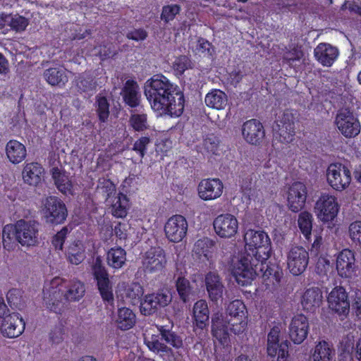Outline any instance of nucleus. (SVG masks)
Returning a JSON list of instances; mask_svg holds the SVG:
<instances>
[{
	"label": "nucleus",
	"mask_w": 361,
	"mask_h": 361,
	"mask_svg": "<svg viewBox=\"0 0 361 361\" xmlns=\"http://www.w3.org/2000/svg\"><path fill=\"white\" fill-rule=\"evenodd\" d=\"M245 252L240 259H232L230 270L238 285L251 284L255 278L262 277L279 283L283 271L278 266H269L267 263L271 253V243L264 231L248 229L245 235Z\"/></svg>",
	"instance_id": "f257e3e1"
},
{
	"label": "nucleus",
	"mask_w": 361,
	"mask_h": 361,
	"mask_svg": "<svg viewBox=\"0 0 361 361\" xmlns=\"http://www.w3.org/2000/svg\"><path fill=\"white\" fill-rule=\"evenodd\" d=\"M144 93L152 110L160 115L179 117L185 99L179 86L162 74L154 75L145 83Z\"/></svg>",
	"instance_id": "f03ea898"
},
{
	"label": "nucleus",
	"mask_w": 361,
	"mask_h": 361,
	"mask_svg": "<svg viewBox=\"0 0 361 361\" xmlns=\"http://www.w3.org/2000/svg\"><path fill=\"white\" fill-rule=\"evenodd\" d=\"M39 224L35 221L20 219L14 224H6L2 231L4 247L8 250L13 248L15 239L23 247L35 246L38 244Z\"/></svg>",
	"instance_id": "7ed1b4c3"
},
{
	"label": "nucleus",
	"mask_w": 361,
	"mask_h": 361,
	"mask_svg": "<svg viewBox=\"0 0 361 361\" xmlns=\"http://www.w3.org/2000/svg\"><path fill=\"white\" fill-rule=\"evenodd\" d=\"M91 274L104 303L114 307V284L107 269L99 257L91 267Z\"/></svg>",
	"instance_id": "20e7f679"
},
{
	"label": "nucleus",
	"mask_w": 361,
	"mask_h": 361,
	"mask_svg": "<svg viewBox=\"0 0 361 361\" xmlns=\"http://www.w3.org/2000/svg\"><path fill=\"white\" fill-rule=\"evenodd\" d=\"M66 285L63 279L54 278L49 287L43 290L44 300L47 307L51 312L61 314L67 302L65 296Z\"/></svg>",
	"instance_id": "39448f33"
},
{
	"label": "nucleus",
	"mask_w": 361,
	"mask_h": 361,
	"mask_svg": "<svg viewBox=\"0 0 361 361\" xmlns=\"http://www.w3.org/2000/svg\"><path fill=\"white\" fill-rule=\"evenodd\" d=\"M228 322L230 323L231 332L238 335L246 329L247 325V311L241 300L231 301L226 308Z\"/></svg>",
	"instance_id": "423d86ee"
},
{
	"label": "nucleus",
	"mask_w": 361,
	"mask_h": 361,
	"mask_svg": "<svg viewBox=\"0 0 361 361\" xmlns=\"http://www.w3.org/2000/svg\"><path fill=\"white\" fill-rule=\"evenodd\" d=\"M42 213L45 221L51 225L63 224L68 216L65 203L56 196H49L45 199Z\"/></svg>",
	"instance_id": "0eeeda50"
},
{
	"label": "nucleus",
	"mask_w": 361,
	"mask_h": 361,
	"mask_svg": "<svg viewBox=\"0 0 361 361\" xmlns=\"http://www.w3.org/2000/svg\"><path fill=\"white\" fill-rule=\"evenodd\" d=\"M166 252L161 247H152L142 257V267L145 274H152L162 272L166 265Z\"/></svg>",
	"instance_id": "6e6552de"
},
{
	"label": "nucleus",
	"mask_w": 361,
	"mask_h": 361,
	"mask_svg": "<svg viewBox=\"0 0 361 361\" xmlns=\"http://www.w3.org/2000/svg\"><path fill=\"white\" fill-rule=\"evenodd\" d=\"M274 136L282 143H290L294 140L295 116L291 110L286 109L273 126Z\"/></svg>",
	"instance_id": "1a4fd4ad"
},
{
	"label": "nucleus",
	"mask_w": 361,
	"mask_h": 361,
	"mask_svg": "<svg viewBox=\"0 0 361 361\" xmlns=\"http://www.w3.org/2000/svg\"><path fill=\"white\" fill-rule=\"evenodd\" d=\"M351 171L345 165L341 163L331 164L326 170V180L329 185L335 190L343 191L351 182Z\"/></svg>",
	"instance_id": "9d476101"
},
{
	"label": "nucleus",
	"mask_w": 361,
	"mask_h": 361,
	"mask_svg": "<svg viewBox=\"0 0 361 361\" xmlns=\"http://www.w3.org/2000/svg\"><path fill=\"white\" fill-rule=\"evenodd\" d=\"M329 309L338 314L341 321L347 318L350 313L348 293L343 286H336L327 297Z\"/></svg>",
	"instance_id": "9b49d317"
},
{
	"label": "nucleus",
	"mask_w": 361,
	"mask_h": 361,
	"mask_svg": "<svg viewBox=\"0 0 361 361\" xmlns=\"http://www.w3.org/2000/svg\"><path fill=\"white\" fill-rule=\"evenodd\" d=\"M339 204L337 198L328 193H322L315 202L314 212L322 221H332L337 216Z\"/></svg>",
	"instance_id": "f8f14e48"
},
{
	"label": "nucleus",
	"mask_w": 361,
	"mask_h": 361,
	"mask_svg": "<svg viewBox=\"0 0 361 361\" xmlns=\"http://www.w3.org/2000/svg\"><path fill=\"white\" fill-rule=\"evenodd\" d=\"M335 123L341 133L345 137H355L360 132L358 119L348 109H341L338 112Z\"/></svg>",
	"instance_id": "ddd939ff"
},
{
	"label": "nucleus",
	"mask_w": 361,
	"mask_h": 361,
	"mask_svg": "<svg viewBox=\"0 0 361 361\" xmlns=\"http://www.w3.org/2000/svg\"><path fill=\"white\" fill-rule=\"evenodd\" d=\"M171 301V296L164 290H161L145 295L140 301V310L143 315H152L161 307L168 305Z\"/></svg>",
	"instance_id": "4468645a"
},
{
	"label": "nucleus",
	"mask_w": 361,
	"mask_h": 361,
	"mask_svg": "<svg viewBox=\"0 0 361 361\" xmlns=\"http://www.w3.org/2000/svg\"><path fill=\"white\" fill-rule=\"evenodd\" d=\"M188 228V221L180 214H174L169 217L164 227L166 238L173 243L181 242L187 235Z\"/></svg>",
	"instance_id": "2eb2a0df"
},
{
	"label": "nucleus",
	"mask_w": 361,
	"mask_h": 361,
	"mask_svg": "<svg viewBox=\"0 0 361 361\" xmlns=\"http://www.w3.org/2000/svg\"><path fill=\"white\" fill-rule=\"evenodd\" d=\"M309 252L302 246L291 247L287 255V266L294 276L302 274L309 263Z\"/></svg>",
	"instance_id": "dca6fc26"
},
{
	"label": "nucleus",
	"mask_w": 361,
	"mask_h": 361,
	"mask_svg": "<svg viewBox=\"0 0 361 361\" xmlns=\"http://www.w3.org/2000/svg\"><path fill=\"white\" fill-rule=\"evenodd\" d=\"M280 330L278 327L271 329L267 335V354L270 357L278 355L277 361H288V341L279 343Z\"/></svg>",
	"instance_id": "f3484780"
},
{
	"label": "nucleus",
	"mask_w": 361,
	"mask_h": 361,
	"mask_svg": "<svg viewBox=\"0 0 361 361\" xmlns=\"http://www.w3.org/2000/svg\"><path fill=\"white\" fill-rule=\"evenodd\" d=\"M307 197V188L305 183L295 181L288 190L287 202L288 209L295 213L301 211L305 205Z\"/></svg>",
	"instance_id": "a211bd4d"
},
{
	"label": "nucleus",
	"mask_w": 361,
	"mask_h": 361,
	"mask_svg": "<svg viewBox=\"0 0 361 361\" xmlns=\"http://www.w3.org/2000/svg\"><path fill=\"white\" fill-rule=\"evenodd\" d=\"M241 132L245 142L252 145H259L265 137L264 127L261 121L256 118L244 122Z\"/></svg>",
	"instance_id": "6ab92c4d"
},
{
	"label": "nucleus",
	"mask_w": 361,
	"mask_h": 361,
	"mask_svg": "<svg viewBox=\"0 0 361 361\" xmlns=\"http://www.w3.org/2000/svg\"><path fill=\"white\" fill-rule=\"evenodd\" d=\"M224 184L219 178L202 179L197 185V193L204 201H210L220 197L223 193Z\"/></svg>",
	"instance_id": "aec40b11"
},
{
	"label": "nucleus",
	"mask_w": 361,
	"mask_h": 361,
	"mask_svg": "<svg viewBox=\"0 0 361 361\" xmlns=\"http://www.w3.org/2000/svg\"><path fill=\"white\" fill-rule=\"evenodd\" d=\"M336 267L338 274L342 278L350 279L355 275L357 266L354 252L349 249L341 251L336 258Z\"/></svg>",
	"instance_id": "412c9836"
},
{
	"label": "nucleus",
	"mask_w": 361,
	"mask_h": 361,
	"mask_svg": "<svg viewBox=\"0 0 361 361\" xmlns=\"http://www.w3.org/2000/svg\"><path fill=\"white\" fill-rule=\"evenodd\" d=\"M213 226L216 233L221 238H231L238 229V221L231 214H223L215 218Z\"/></svg>",
	"instance_id": "4be33fe9"
},
{
	"label": "nucleus",
	"mask_w": 361,
	"mask_h": 361,
	"mask_svg": "<svg viewBox=\"0 0 361 361\" xmlns=\"http://www.w3.org/2000/svg\"><path fill=\"white\" fill-rule=\"evenodd\" d=\"M25 328V322L19 313L13 312L4 317L1 332L4 337L13 338L20 336Z\"/></svg>",
	"instance_id": "5701e85b"
},
{
	"label": "nucleus",
	"mask_w": 361,
	"mask_h": 361,
	"mask_svg": "<svg viewBox=\"0 0 361 361\" xmlns=\"http://www.w3.org/2000/svg\"><path fill=\"white\" fill-rule=\"evenodd\" d=\"M309 322L304 314L294 316L289 326V337L295 344L302 343L307 338L309 332Z\"/></svg>",
	"instance_id": "b1692460"
},
{
	"label": "nucleus",
	"mask_w": 361,
	"mask_h": 361,
	"mask_svg": "<svg viewBox=\"0 0 361 361\" xmlns=\"http://www.w3.org/2000/svg\"><path fill=\"white\" fill-rule=\"evenodd\" d=\"M120 94L126 106L130 108H137L140 105L141 93L139 85L135 80H127L123 84Z\"/></svg>",
	"instance_id": "393cba45"
},
{
	"label": "nucleus",
	"mask_w": 361,
	"mask_h": 361,
	"mask_svg": "<svg viewBox=\"0 0 361 361\" xmlns=\"http://www.w3.org/2000/svg\"><path fill=\"white\" fill-rule=\"evenodd\" d=\"M322 291L319 287L307 288L301 296V305L307 312L314 313L322 303Z\"/></svg>",
	"instance_id": "a878e982"
},
{
	"label": "nucleus",
	"mask_w": 361,
	"mask_h": 361,
	"mask_svg": "<svg viewBox=\"0 0 361 361\" xmlns=\"http://www.w3.org/2000/svg\"><path fill=\"white\" fill-rule=\"evenodd\" d=\"M317 61L323 66L330 67L337 59L339 51L336 47L330 44L320 43L314 50Z\"/></svg>",
	"instance_id": "bb28decb"
},
{
	"label": "nucleus",
	"mask_w": 361,
	"mask_h": 361,
	"mask_svg": "<svg viewBox=\"0 0 361 361\" xmlns=\"http://www.w3.org/2000/svg\"><path fill=\"white\" fill-rule=\"evenodd\" d=\"M205 286L209 299L218 302L223 298L224 286L217 274L209 271L205 276Z\"/></svg>",
	"instance_id": "cd10ccee"
},
{
	"label": "nucleus",
	"mask_w": 361,
	"mask_h": 361,
	"mask_svg": "<svg viewBox=\"0 0 361 361\" xmlns=\"http://www.w3.org/2000/svg\"><path fill=\"white\" fill-rule=\"evenodd\" d=\"M231 325L222 314H215L212 317V333L221 343H225L229 338Z\"/></svg>",
	"instance_id": "c85d7f7f"
},
{
	"label": "nucleus",
	"mask_w": 361,
	"mask_h": 361,
	"mask_svg": "<svg viewBox=\"0 0 361 361\" xmlns=\"http://www.w3.org/2000/svg\"><path fill=\"white\" fill-rule=\"evenodd\" d=\"M44 174V169L38 162L27 163L22 171L24 182L30 185L37 186L41 183Z\"/></svg>",
	"instance_id": "c756f323"
},
{
	"label": "nucleus",
	"mask_w": 361,
	"mask_h": 361,
	"mask_svg": "<svg viewBox=\"0 0 361 361\" xmlns=\"http://www.w3.org/2000/svg\"><path fill=\"white\" fill-rule=\"evenodd\" d=\"M6 155L13 164L21 163L27 157L25 146L16 140H10L6 145Z\"/></svg>",
	"instance_id": "7c9ffc66"
},
{
	"label": "nucleus",
	"mask_w": 361,
	"mask_h": 361,
	"mask_svg": "<svg viewBox=\"0 0 361 361\" xmlns=\"http://www.w3.org/2000/svg\"><path fill=\"white\" fill-rule=\"evenodd\" d=\"M63 284L66 285L64 290L67 302L79 301L84 296L85 286L82 281L78 279H63Z\"/></svg>",
	"instance_id": "2f4dec72"
},
{
	"label": "nucleus",
	"mask_w": 361,
	"mask_h": 361,
	"mask_svg": "<svg viewBox=\"0 0 361 361\" xmlns=\"http://www.w3.org/2000/svg\"><path fill=\"white\" fill-rule=\"evenodd\" d=\"M43 76L51 86L63 87L68 81L66 70L63 66L49 68L44 71Z\"/></svg>",
	"instance_id": "473e14b6"
},
{
	"label": "nucleus",
	"mask_w": 361,
	"mask_h": 361,
	"mask_svg": "<svg viewBox=\"0 0 361 361\" xmlns=\"http://www.w3.org/2000/svg\"><path fill=\"white\" fill-rule=\"evenodd\" d=\"M209 311L204 300H197L193 307V317L197 327L203 329L209 324Z\"/></svg>",
	"instance_id": "72a5a7b5"
},
{
	"label": "nucleus",
	"mask_w": 361,
	"mask_h": 361,
	"mask_svg": "<svg viewBox=\"0 0 361 361\" xmlns=\"http://www.w3.org/2000/svg\"><path fill=\"white\" fill-rule=\"evenodd\" d=\"M205 104L216 110L224 109L228 103V96L222 90L214 89L209 92L204 98Z\"/></svg>",
	"instance_id": "f704fd0d"
},
{
	"label": "nucleus",
	"mask_w": 361,
	"mask_h": 361,
	"mask_svg": "<svg viewBox=\"0 0 361 361\" xmlns=\"http://www.w3.org/2000/svg\"><path fill=\"white\" fill-rule=\"evenodd\" d=\"M214 242L209 238L197 240L193 247V252L200 259L209 260L212 257Z\"/></svg>",
	"instance_id": "c9c22d12"
},
{
	"label": "nucleus",
	"mask_w": 361,
	"mask_h": 361,
	"mask_svg": "<svg viewBox=\"0 0 361 361\" xmlns=\"http://www.w3.org/2000/svg\"><path fill=\"white\" fill-rule=\"evenodd\" d=\"M1 19L4 25L9 26L16 32H23L29 25V20L18 13L2 14Z\"/></svg>",
	"instance_id": "e433bc0d"
},
{
	"label": "nucleus",
	"mask_w": 361,
	"mask_h": 361,
	"mask_svg": "<svg viewBox=\"0 0 361 361\" xmlns=\"http://www.w3.org/2000/svg\"><path fill=\"white\" fill-rule=\"evenodd\" d=\"M51 173L56 188L63 194L71 193L73 184L66 173L58 167L52 168Z\"/></svg>",
	"instance_id": "4c0bfd02"
},
{
	"label": "nucleus",
	"mask_w": 361,
	"mask_h": 361,
	"mask_svg": "<svg viewBox=\"0 0 361 361\" xmlns=\"http://www.w3.org/2000/svg\"><path fill=\"white\" fill-rule=\"evenodd\" d=\"M161 338L166 343L172 345L176 349H179L183 346V341L180 336H178L175 332L171 331L173 325H157L156 326Z\"/></svg>",
	"instance_id": "58836bf2"
},
{
	"label": "nucleus",
	"mask_w": 361,
	"mask_h": 361,
	"mask_svg": "<svg viewBox=\"0 0 361 361\" xmlns=\"http://www.w3.org/2000/svg\"><path fill=\"white\" fill-rule=\"evenodd\" d=\"M106 261L109 267L118 269L126 262V252L121 247H111L107 252Z\"/></svg>",
	"instance_id": "ea45409f"
},
{
	"label": "nucleus",
	"mask_w": 361,
	"mask_h": 361,
	"mask_svg": "<svg viewBox=\"0 0 361 361\" xmlns=\"http://www.w3.org/2000/svg\"><path fill=\"white\" fill-rule=\"evenodd\" d=\"M85 252L84 245L78 240L70 244L66 255L70 263L78 265L85 259Z\"/></svg>",
	"instance_id": "a19ab883"
},
{
	"label": "nucleus",
	"mask_w": 361,
	"mask_h": 361,
	"mask_svg": "<svg viewBox=\"0 0 361 361\" xmlns=\"http://www.w3.org/2000/svg\"><path fill=\"white\" fill-rule=\"evenodd\" d=\"M313 220L312 214L307 211L300 212L298 218V226L300 231L309 242L311 240Z\"/></svg>",
	"instance_id": "79ce46f5"
},
{
	"label": "nucleus",
	"mask_w": 361,
	"mask_h": 361,
	"mask_svg": "<svg viewBox=\"0 0 361 361\" xmlns=\"http://www.w3.org/2000/svg\"><path fill=\"white\" fill-rule=\"evenodd\" d=\"M116 322L120 329L128 330L135 324V314L128 307L119 308Z\"/></svg>",
	"instance_id": "37998d69"
},
{
	"label": "nucleus",
	"mask_w": 361,
	"mask_h": 361,
	"mask_svg": "<svg viewBox=\"0 0 361 361\" xmlns=\"http://www.w3.org/2000/svg\"><path fill=\"white\" fill-rule=\"evenodd\" d=\"M145 343L149 350L159 353L161 356L172 355V350L166 344L160 342L159 335L153 334L150 338H145Z\"/></svg>",
	"instance_id": "c03bdc74"
},
{
	"label": "nucleus",
	"mask_w": 361,
	"mask_h": 361,
	"mask_svg": "<svg viewBox=\"0 0 361 361\" xmlns=\"http://www.w3.org/2000/svg\"><path fill=\"white\" fill-rule=\"evenodd\" d=\"M129 200L121 192L118 194L116 202L111 205V214L117 218H124L128 214Z\"/></svg>",
	"instance_id": "a18cd8bd"
},
{
	"label": "nucleus",
	"mask_w": 361,
	"mask_h": 361,
	"mask_svg": "<svg viewBox=\"0 0 361 361\" xmlns=\"http://www.w3.org/2000/svg\"><path fill=\"white\" fill-rule=\"evenodd\" d=\"M313 361H331L332 349L326 341H319L312 354Z\"/></svg>",
	"instance_id": "49530a36"
},
{
	"label": "nucleus",
	"mask_w": 361,
	"mask_h": 361,
	"mask_svg": "<svg viewBox=\"0 0 361 361\" xmlns=\"http://www.w3.org/2000/svg\"><path fill=\"white\" fill-rule=\"evenodd\" d=\"M176 288L180 299L183 302H188L193 294L190 282L185 277L179 276L176 281Z\"/></svg>",
	"instance_id": "de8ad7c7"
},
{
	"label": "nucleus",
	"mask_w": 361,
	"mask_h": 361,
	"mask_svg": "<svg viewBox=\"0 0 361 361\" xmlns=\"http://www.w3.org/2000/svg\"><path fill=\"white\" fill-rule=\"evenodd\" d=\"M76 86L81 92H87L96 89L97 83L90 73H82L75 80Z\"/></svg>",
	"instance_id": "09e8293b"
},
{
	"label": "nucleus",
	"mask_w": 361,
	"mask_h": 361,
	"mask_svg": "<svg viewBox=\"0 0 361 361\" xmlns=\"http://www.w3.org/2000/svg\"><path fill=\"white\" fill-rule=\"evenodd\" d=\"M193 52L200 56L210 58L214 53V47L207 39L199 37L193 48Z\"/></svg>",
	"instance_id": "8fccbe9b"
},
{
	"label": "nucleus",
	"mask_w": 361,
	"mask_h": 361,
	"mask_svg": "<svg viewBox=\"0 0 361 361\" xmlns=\"http://www.w3.org/2000/svg\"><path fill=\"white\" fill-rule=\"evenodd\" d=\"M351 317L355 325L361 326V289H356L352 297Z\"/></svg>",
	"instance_id": "3c124183"
},
{
	"label": "nucleus",
	"mask_w": 361,
	"mask_h": 361,
	"mask_svg": "<svg viewBox=\"0 0 361 361\" xmlns=\"http://www.w3.org/2000/svg\"><path fill=\"white\" fill-rule=\"evenodd\" d=\"M255 174L250 171H240L238 176V185L240 188V191L244 195H250L253 188V178Z\"/></svg>",
	"instance_id": "603ef678"
},
{
	"label": "nucleus",
	"mask_w": 361,
	"mask_h": 361,
	"mask_svg": "<svg viewBox=\"0 0 361 361\" xmlns=\"http://www.w3.org/2000/svg\"><path fill=\"white\" fill-rule=\"evenodd\" d=\"M97 114L101 123H105L109 116V103L104 96L96 97Z\"/></svg>",
	"instance_id": "864d4df0"
},
{
	"label": "nucleus",
	"mask_w": 361,
	"mask_h": 361,
	"mask_svg": "<svg viewBox=\"0 0 361 361\" xmlns=\"http://www.w3.org/2000/svg\"><path fill=\"white\" fill-rule=\"evenodd\" d=\"M129 124L135 131L141 132L147 128L146 114H134L130 116Z\"/></svg>",
	"instance_id": "5fc2aeb1"
},
{
	"label": "nucleus",
	"mask_w": 361,
	"mask_h": 361,
	"mask_svg": "<svg viewBox=\"0 0 361 361\" xmlns=\"http://www.w3.org/2000/svg\"><path fill=\"white\" fill-rule=\"evenodd\" d=\"M191 66L190 59L185 55L177 57L173 63V68L177 75H182L186 70L191 68Z\"/></svg>",
	"instance_id": "6e6d98bb"
},
{
	"label": "nucleus",
	"mask_w": 361,
	"mask_h": 361,
	"mask_svg": "<svg viewBox=\"0 0 361 361\" xmlns=\"http://www.w3.org/2000/svg\"><path fill=\"white\" fill-rule=\"evenodd\" d=\"M181 10V8L178 4H170L164 6L161 13V19L164 23H169L173 20L176 15H178Z\"/></svg>",
	"instance_id": "4d7b16f0"
},
{
	"label": "nucleus",
	"mask_w": 361,
	"mask_h": 361,
	"mask_svg": "<svg viewBox=\"0 0 361 361\" xmlns=\"http://www.w3.org/2000/svg\"><path fill=\"white\" fill-rule=\"evenodd\" d=\"M150 142L149 136H142L134 142L132 149L142 159L147 154V147Z\"/></svg>",
	"instance_id": "13d9d810"
},
{
	"label": "nucleus",
	"mask_w": 361,
	"mask_h": 361,
	"mask_svg": "<svg viewBox=\"0 0 361 361\" xmlns=\"http://www.w3.org/2000/svg\"><path fill=\"white\" fill-rule=\"evenodd\" d=\"M143 293V288L139 283H133L127 290V297L131 299L133 305L140 303Z\"/></svg>",
	"instance_id": "bf43d9fd"
},
{
	"label": "nucleus",
	"mask_w": 361,
	"mask_h": 361,
	"mask_svg": "<svg viewBox=\"0 0 361 361\" xmlns=\"http://www.w3.org/2000/svg\"><path fill=\"white\" fill-rule=\"evenodd\" d=\"M285 49L286 50L281 58L282 63L283 65H288L289 67H292L294 61H299L300 59V53L296 48L288 49L285 47Z\"/></svg>",
	"instance_id": "052dcab7"
},
{
	"label": "nucleus",
	"mask_w": 361,
	"mask_h": 361,
	"mask_svg": "<svg viewBox=\"0 0 361 361\" xmlns=\"http://www.w3.org/2000/svg\"><path fill=\"white\" fill-rule=\"evenodd\" d=\"M68 233V228L64 226L54 235L51 243L56 250H63V244Z\"/></svg>",
	"instance_id": "680f3d73"
},
{
	"label": "nucleus",
	"mask_w": 361,
	"mask_h": 361,
	"mask_svg": "<svg viewBox=\"0 0 361 361\" xmlns=\"http://www.w3.org/2000/svg\"><path fill=\"white\" fill-rule=\"evenodd\" d=\"M331 264L329 259L322 255L318 256L317 261L315 265L316 272L320 276L327 275L329 271Z\"/></svg>",
	"instance_id": "e2e57ef3"
},
{
	"label": "nucleus",
	"mask_w": 361,
	"mask_h": 361,
	"mask_svg": "<svg viewBox=\"0 0 361 361\" xmlns=\"http://www.w3.org/2000/svg\"><path fill=\"white\" fill-rule=\"evenodd\" d=\"M98 54L102 61L113 57L116 54L114 46L111 42H105L99 45Z\"/></svg>",
	"instance_id": "0e129e2a"
},
{
	"label": "nucleus",
	"mask_w": 361,
	"mask_h": 361,
	"mask_svg": "<svg viewBox=\"0 0 361 361\" xmlns=\"http://www.w3.org/2000/svg\"><path fill=\"white\" fill-rule=\"evenodd\" d=\"M349 234L353 241L361 245V221H355L350 224Z\"/></svg>",
	"instance_id": "69168bd1"
},
{
	"label": "nucleus",
	"mask_w": 361,
	"mask_h": 361,
	"mask_svg": "<svg viewBox=\"0 0 361 361\" xmlns=\"http://www.w3.org/2000/svg\"><path fill=\"white\" fill-rule=\"evenodd\" d=\"M63 328L60 326H56L49 333V341L53 344H59L63 340Z\"/></svg>",
	"instance_id": "338daca9"
},
{
	"label": "nucleus",
	"mask_w": 361,
	"mask_h": 361,
	"mask_svg": "<svg viewBox=\"0 0 361 361\" xmlns=\"http://www.w3.org/2000/svg\"><path fill=\"white\" fill-rule=\"evenodd\" d=\"M147 35V32L145 29L138 28L128 31L126 34V37L128 39L139 42L146 39Z\"/></svg>",
	"instance_id": "774afa93"
}]
</instances>
